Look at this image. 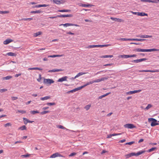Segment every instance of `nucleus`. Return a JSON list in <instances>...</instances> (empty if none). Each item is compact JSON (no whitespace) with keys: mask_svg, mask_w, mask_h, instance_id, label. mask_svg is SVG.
Instances as JSON below:
<instances>
[{"mask_svg":"<svg viewBox=\"0 0 159 159\" xmlns=\"http://www.w3.org/2000/svg\"><path fill=\"white\" fill-rule=\"evenodd\" d=\"M137 37H140L141 38H152V35H139L137 36Z\"/></svg>","mask_w":159,"mask_h":159,"instance_id":"13","label":"nucleus"},{"mask_svg":"<svg viewBox=\"0 0 159 159\" xmlns=\"http://www.w3.org/2000/svg\"><path fill=\"white\" fill-rule=\"evenodd\" d=\"M119 40H120L122 41H128L129 40V39H125V38H120V39H119Z\"/></svg>","mask_w":159,"mask_h":159,"instance_id":"53","label":"nucleus"},{"mask_svg":"<svg viewBox=\"0 0 159 159\" xmlns=\"http://www.w3.org/2000/svg\"><path fill=\"white\" fill-rule=\"evenodd\" d=\"M112 136L113 135H112V134L108 135L107 136V138H111Z\"/></svg>","mask_w":159,"mask_h":159,"instance_id":"58","label":"nucleus"},{"mask_svg":"<svg viewBox=\"0 0 159 159\" xmlns=\"http://www.w3.org/2000/svg\"><path fill=\"white\" fill-rule=\"evenodd\" d=\"M30 154H27L26 155H22L21 156V157H27L30 156Z\"/></svg>","mask_w":159,"mask_h":159,"instance_id":"36","label":"nucleus"},{"mask_svg":"<svg viewBox=\"0 0 159 159\" xmlns=\"http://www.w3.org/2000/svg\"><path fill=\"white\" fill-rule=\"evenodd\" d=\"M19 129L22 130H23L26 129V127L25 125H23L21 127H20Z\"/></svg>","mask_w":159,"mask_h":159,"instance_id":"41","label":"nucleus"},{"mask_svg":"<svg viewBox=\"0 0 159 159\" xmlns=\"http://www.w3.org/2000/svg\"><path fill=\"white\" fill-rule=\"evenodd\" d=\"M42 34V32H41L39 31L38 32L36 33H35L34 34V36L35 37H36L39 35H40Z\"/></svg>","mask_w":159,"mask_h":159,"instance_id":"30","label":"nucleus"},{"mask_svg":"<svg viewBox=\"0 0 159 159\" xmlns=\"http://www.w3.org/2000/svg\"><path fill=\"white\" fill-rule=\"evenodd\" d=\"M61 25H63L64 26L67 27L70 26H79V25L77 24H73L71 23H66L65 24H62Z\"/></svg>","mask_w":159,"mask_h":159,"instance_id":"12","label":"nucleus"},{"mask_svg":"<svg viewBox=\"0 0 159 159\" xmlns=\"http://www.w3.org/2000/svg\"><path fill=\"white\" fill-rule=\"evenodd\" d=\"M148 121L150 122L152 121L151 125V126H154L157 125H159V123L157 122V120L153 118H149L148 119Z\"/></svg>","mask_w":159,"mask_h":159,"instance_id":"2","label":"nucleus"},{"mask_svg":"<svg viewBox=\"0 0 159 159\" xmlns=\"http://www.w3.org/2000/svg\"><path fill=\"white\" fill-rule=\"evenodd\" d=\"M61 55H49L48 56V57H58L61 56Z\"/></svg>","mask_w":159,"mask_h":159,"instance_id":"33","label":"nucleus"},{"mask_svg":"<svg viewBox=\"0 0 159 159\" xmlns=\"http://www.w3.org/2000/svg\"><path fill=\"white\" fill-rule=\"evenodd\" d=\"M52 2L54 3L57 5H60L61 3H62V2H61V1L58 0H52Z\"/></svg>","mask_w":159,"mask_h":159,"instance_id":"19","label":"nucleus"},{"mask_svg":"<svg viewBox=\"0 0 159 159\" xmlns=\"http://www.w3.org/2000/svg\"><path fill=\"white\" fill-rule=\"evenodd\" d=\"M159 50L156 49H141L140 48H137L135 51L138 52H151L152 51H158Z\"/></svg>","mask_w":159,"mask_h":159,"instance_id":"1","label":"nucleus"},{"mask_svg":"<svg viewBox=\"0 0 159 159\" xmlns=\"http://www.w3.org/2000/svg\"><path fill=\"white\" fill-rule=\"evenodd\" d=\"M12 77L11 76H7L6 77H3L2 78L3 80H8L11 78Z\"/></svg>","mask_w":159,"mask_h":159,"instance_id":"29","label":"nucleus"},{"mask_svg":"<svg viewBox=\"0 0 159 159\" xmlns=\"http://www.w3.org/2000/svg\"><path fill=\"white\" fill-rule=\"evenodd\" d=\"M51 98V97L50 96H47L41 98L40 99L42 101H44L45 100H47L48 99H49Z\"/></svg>","mask_w":159,"mask_h":159,"instance_id":"21","label":"nucleus"},{"mask_svg":"<svg viewBox=\"0 0 159 159\" xmlns=\"http://www.w3.org/2000/svg\"><path fill=\"white\" fill-rule=\"evenodd\" d=\"M136 56L135 55H120L118 56V57L119 58H127L129 57H135Z\"/></svg>","mask_w":159,"mask_h":159,"instance_id":"4","label":"nucleus"},{"mask_svg":"<svg viewBox=\"0 0 159 159\" xmlns=\"http://www.w3.org/2000/svg\"><path fill=\"white\" fill-rule=\"evenodd\" d=\"M18 112L21 113L22 114H25L26 113V111H25L18 110L17 111Z\"/></svg>","mask_w":159,"mask_h":159,"instance_id":"43","label":"nucleus"},{"mask_svg":"<svg viewBox=\"0 0 159 159\" xmlns=\"http://www.w3.org/2000/svg\"><path fill=\"white\" fill-rule=\"evenodd\" d=\"M32 19H33L32 18H23L21 20H32Z\"/></svg>","mask_w":159,"mask_h":159,"instance_id":"50","label":"nucleus"},{"mask_svg":"<svg viewBox=\"0 0 159 159\" xmlns=\"http://www.w3.org/2000/svg\"><path fill=\"white\" fill-rule=\"evenodd\" d=\"M124 126L125 128L128 129H132L136 128V126L132 124H127L125 125Z\"/></svg>","mask_w":159,"mask_h":159,"instance_id":"5","label":"nucleus"},{"mask_svg":"<svg viewBox=\"0 0 159 159\" xmlns=\"http://www.w3.org/2000/svg\"><path fill=\"white\" fill-rule=\"evenodd\" d=\"M57 127L60 129H66L67 131H70V130L66 129V128L61 125H58L57 126Z\"/></svg>","mask_w":159,"mask_h":159,"instance_id":"24","label":"nucleus"},{"mask_svg":"<svg viewBox=\"0 0 159 159\" xmlns=\"http://www.w3.org/2000/svg\"><path fill=\"white\" fill-rule=\"evenodd\" d=\"M107 152V151L106 150H103L102 152H101V154H103L104 153H106V152Z\"/></svg>","mask_w":159,"mask_h":159,"instance_id":"61","label":"nucleus"},{"mask_svg":"<svg viewBox=\"0 0 159 159\" xmlns=\"http://www.w3.org/2000/svg\"><path fill=\"white\" fill-rule=\"evenodd\" d=\"M11 99L12 100H15L17 99L18 98L16 97H11Z\"/></svg>","mask_w":159,"mask_h":159,"instance_id":"52","label":"nucleus"},{"mask_svg":"<svg viewBox=\"0 0 159 159\" xmlns=\"http://www.w3.org/2000/svg\"><path fill=\"white\" fill-rule=\"evenodd\" d=\"M145 152V151H139L137 153H136L135 152H134V156H138L141 154H142L143 153H144Z\"/></svg>","mask_w":159,"mask_h":159,"instance_id":"15","label":"nucleus"},{"mask_svg":"<svg viewBox=\"0 0 159 159\" xmlns=\"http://www.w3.org/2000/svg\"><path fill=\"white\" fill-rule=\"evenodd\" d=\"M70 10H65V9H63L61 10H58V11L60 12H70Z\"/></svg>","mask_w":159,"mask_h":159,"instance_id":"28","label":"nucleus"},{"mask_svg":"<svg viewBox=\"0 0 159 159\" xmlns=\"http://www.w3.org/2000/svg\"><path fill=\"white\" fill-rule=\"evenodd\" d=\"M157 148L156 147H153L151 149H149L148 150V152H151L154 151L155 149H156Z\"/></svg>","mask_w":159,"mask_h":159,"instance_id":"34","label":"nucleus"},{"mask_svg":"<svg viewBox=\"0 0 159 159\" xmlns=\"http://www.w3.org/2000/svg\"><path fill=\"white\" fill-rule=\"evenodd\" d=\"M58 17H71L72 16V15L71 14L69 15H60L57 16Z\"/></svg>","mask_w":159,"mask_h":159,"instance_id":"14","label":"nucleus"},{"mask_svg":"<svg viewBox=\"0 0 159 159\" xmlns=\"http://www.w3.org/2000/svg\"><path fill=\"white\" fill-rule=\"evenodd\" d=\"M152 105L150 104H148V106L145 108V109L146 110H148L149 109L152 107Z\"/></svg>","mask_w":159,"mask_h":159,"instance_id":"39","label":"nucleus"},{"mask_svg":"<svg viewBox=\"0 0 159 159\" xmlns=\"http://www.w3.org/2000/svg\"><path fill=\"white\" fill-rule=\"evenodd\" d=\"M50 112L49 111H45L41 112L40 113L42 115H43L45 114H46L47 113H48Z\"/></svg>","mask_w":159,"mask_h":159,"instance_id":"40","label":"nucleus"},{"mask_svg":"<svg viewBox=\"0 0 159 159\" xmlns=\"http://www.w3.org/2000/svg\"><path fill=\"white\" fill-rule=\"evenodd\" d=\"M63 70L61 69H54L52 70H50L48 71V72H56L61 71H63Z\"/></svg>","mask_w":159,"mask_h":159,"instance_id":"11","label":"nucleus"},{"mask_svg":"<svg viewBox=\"0 0 159 159\" xmlns=\"http://www.w3.org/2000/svg\"><path fill=\"white\" fill-rule=\"evenodd\" d=\"M7 54L9 56H15L16 55V54L15 53L12 52H8Z\"/></svg>","mask_w":159,"mask_h":159,"instance_id":"35","label":"nucleus"},{"mask_svg":"<svg viewBox=\"0 0 159 159\" xmlns=\"http://www.w3.org/2000/svg\"><path fill=\"white\" fill-rule=\"evenodd\" d=\"M54 82V81L52 79H44L43 80V83L45 84L50 85Z\"/></svg>","mask_w":159,"mask_h":159,"instance_id":"3","label":"nucleus"},{"mask_svg":"<svg viewBox=\"0 0 159 159\" xmlns=\"http://www.w3.org/2000/svg\"><path fill=\"white\" fill-rule=\"evenodd\" d=\"M28 70H41L42 69L39 68V67H33V68H29L28 69Z\"/></svg>","mask_w":159,"mask_h":159,"instance_id":"25","label":"nucleus"},{"mask_svg":"<svg viewBox=\"0 0 159 159\" xmlns=\"http://www.w3.org/2000/svg\"><path fill=\"white\" fill-rule=\"evenodd\" d=\"M111 19L113 20H115V21H116L118 20V21L119 22H121L122 20L121 19H117L116 18H115L112 17H111Z\"/></svg>","mask_w":159,"mask_h":159,"instance_id":"27","label":"nucleus"},{"mask_svg":"<svg viewBox=\"0 0 159 159\" xmlns=\"http://www.w3.org/2000/svg\"><path fill=\"white\" fill-rule=\"evenodd\" d=\"M7 91V89H0V92L1 93H4Z\"/></svg>","mask_w":159,"mask_h":159,"instance_id":"45","label":"nucleus"},{"mask_svg":"<svg viewBox=\"0 0 159 159\" xmlns=\"http://www.w3.org/2000/svg\"><path fill=\"white\" fill-rule=\"evenodd\" d=\"M134 142H135L134 141H132L128 143H125V145H131L134 144Z\"/></svg>","mask_w":159,"mask_h":159,"instance_id":"44","label":"nucleus"},{"mask_svg":"<svg viewBox=\"0 0 159 159\" xmlns=\"http://www.w3.org/2000/svg\"><path fill=\"white\" fill-rule=\"evenodd\" d=\"M76 154V153L75 152H72L69 155V157H72L74 156Z\"/></svg>","mask_w":159,"mask_h":159,"instance_id":"46","label":"nucleus"},{"mask_svg":"<svg viewBox=\"0 0 159 159\" xmlns=\"http://www.w3.org/2000/svg\"><path fill=\"white\" fill-rule=\"evenodd\" d=\"M77 4L80 7H91L93 5L90 4H84L81 3H79Z\"/></svg>","mask_w":159,"mask_h":159,"instance_id":"9","label":"nucleus"},{"mask_svg":"<svg viewBox=\"0 0 159 159\" xmlns=\"http://www.w3.org/2000/svg\"><path fill=\"white\" fill-rule=\"evenodd\" d=\"M93 83V80L90 81L89 82H87L86 84L87 85H89L90 84H92Z\"/></svg>","mask_w":159,"mask_h":159,"instance_id":"47","label":"nucleus"},{"mask_svg":"<svg viewBox=\"0 0 159 159\" xmlns=\"http://www.w3.org/2000/svg\"><path fill=\"white\" fill-rule=\"evenodd\" d=\"M97 47L102 48L104 47V45H97Z\"/></svg>","mask_w":159,"mask_h":159,"instance_id":"62","label":"nucleus"},{"mask_svg":"<svg viewBox=\"0 0 159 159\" xmlns=\"http://www.w3.org/2000/svg\"><path fill=\"white\" fill-rule=\"evenodd\" d=\"M23 120H25L24 123L25 124H26L27 123H32L34 122L33 121L30 120L25 118H23Z\"/></svg>","mask_w":159,"mask_h":159,"instance_id":"17","label":"nucleus"},{"mask_svg":"<svg viewBox=\"0 0 159 159\" xmlns=\"http://www.w3.org/2000/svg\"><path fill=\"white\" fill-rule=\"evenodd\" d=\"M57 157H63V156L61 155L58 152H56L55 153L52 154L50 157L51 158H55Z\"/></svg>","mask_w":159,"mask_h":159,"instance_id":"8","label":"nucleus"},{"mask_svg":"<svg viewBox=\"0 0 159 159\" xmlns=\"http://www.w3.org/2000/svg\"><path fill=\"white\" fill-rule=\"evenodd\" d=\"M137 15L141 16H148L147 14L145 13L144 12H138L137 13Z\"/></svg>","mask_w":159,"mask_h":159,"instance_id":"23","label":"nucleus"},{"mask_svg":"<svg viewBox=\"0 0 159 159\" xmlns=\"http://www.w3.org/2000/svg\"><path fill=\"white\" fill-rule=\"evenodd\" d=\"M146 40L144 39H138V41H143L145 40Z\"/></svg>","mask_w":159,"mask_h":159,"instance_id":"55","label":"nucleus"},{"mask_svg":"<svg viewBox=\"0 0 159 159\" xmlns=\"http://www.w3.org/2000/svg\"><path fill=\"white\" fill-rule=\"evenodd\" d=\"M91 106V105L90 104L87 105L85 106L84 108L86 111H87L90 109Z\"/></svg>","mask_w":159,"mask_h":159,"instance_id":"31","label":"nucleus"},{"mask_svg":"<svg viewBox=\"0 0 159 159\" xmlns=\"http://www.w3.org/2000/svg\"><path fill=\"white\" fill-rule=\"evenodd\" d=\"M107 77H102L101 78V79H97L95 80H93V83H98L100 82L101 81H104V80H107Z\"/></svg>","mask_w":159,"mask_h":159,"instance_id":"6","label":"nucleus"},{"mask_svg":"<svg viewBox=\"0 0 159 159\" xmlns=\"http://www.w3.org/2000/svg\"><path fill=\"white\" fill-rule=\"evenodd\" d=\"M66 33L68 34H71V35H74V33L71 32H67Z\"/></svg>","mask_w":159,"mask_h":159,"instance_id":"63","label":"nucleus"},{"mask_svg":"<svg viewBox=\"0 0 159 159\" xmlns=\"http://www.w3.org/2000/svg\"><path fill=\"white\" fill-rule=\"evenodd\" d=\"M143 61V60H133V62H134V63H138L140 62Z\"/></svg>","mask_w":159,"mask_h":159,"instance_id":"51","label":"nucleus"},{"mask_svg":"<svg viewBox=\"0 0 159 159\" xmlns=\"http://www.w3.org/2000/svg\"><path fill=\"white\" fill-rule=\"evenodd\" d=\"M43 11L41 10H39L36 11H32L30 12L31 13H41Z\"/></svg>","mask_w":159,"mask_h":159,"instance_id":"26","label":"nucleus"},{"mask_svg":"<svg viewBox=\"0 0 159 159\" xmlns=\"http://www.w3.org/2000/svg\"><path fill=\"white\" fill-rule=\"evenodd\" d=\"M133 156H134V152H132L129 154L125 155V157H126V158H129Z\"/></svg>","mask_w":159,"mask_h":159,"instance_id":"18","label":"nucleus"},{"mask_svg":"<svg viewBox=\"0 0 159 159\" xmlns=\"http://www.w3.org/2000/svg\"><path fill=\"white\" fill-rule=\"evenodd\" d=\"M9 13V11H0V14H4L8 13Z\"/></svg>","mask_w":159,"mask_h":159,"instance_id":"42","label":"nucleus"},{"mask_svg":"<svg viewBox=\"0 0 159 159\" xmlns=\"http://www.w3.org/2000/svg\"><path fill=\"white\" fill-rule=\"evenodd\" d=\"M105 97V95H104H104H102V96H99V98H99V99H101V98H102L104 97Z\"/></svg>","mask_w":159,"mask_h":159,"instance_id":"64","label":"nucleus"},{"mask_svg":"<svg viewBox=\"0 0 159 159\" xmlns=\"http://www.w3.org/2000/svg\"><path fill=\"white\" fill-rule=\"evenodd\" d=\"M129 41H138V39H129Z\"/></svg>","mask_w":159,"mask_h":159,"instance_id":"54","label":"nucleus"},{"mask_svg":"<svg viewBox=\"0 0 159 159\" xmlns=\"http://www.w3.org/2000/svg\"><path fill=\"white\" fill-rule=\"evenodd\" d=\"M67 76H65L57 80V81L58 82H62L64 81H67Z\"/></svg>","mask_w":159,"mask_h":159,"instance_id":"10","label":"nucleus"},{"mask_svg":"<svg viewBox=\"0 0 159 159\" xmlns=\"http://www.w3.org/2000/svg\"><path fill=\"white\" fill-rule=\"evenodd\" d=\"M41 7V5H36L34 6H33V8H34V7Z\"/></svg>","mask_w":159,"mask_h":159,"instance_id":"56","label":"nucleus"},{"mask_svg":"<svg viewBox=\"0 0 159 159\" xmlns=\"http://www.w3.org/2000/svg\"><path fill=\"white\" fill-rule=\"evenodd\" d=\"M86 74V73L83 72H79L75 76V78H77L80 76L82 75L85 74Z\"/></svg>","mask_w":159,"mask_h":159,"instance_id":"22","label":"nucleus"},{"mask_svg":"<svg viewBox=\"0 0 159 159\" xmlns=\"http://www.w3.org/2000/svg\"><path fill=\"white\" fill-rule=\"evenodd\" d=\"M13 40L10 39H7L3 42V44H7L9 43L12 42Z\"/></svg>","mask_w":159,"mask_h":159,"instance_id":"16","label":"nucleus"},{"mask_svg":"<svg viewBox=\"0 0 159 159\" xmlns=\"http://www.w3.org/2000/svg\"><path fill=\"white\" fill-rule=\"evenodd\" d=\"M141 91V90L140 89L138 90H135L134 91H130L128 92H127L126 93L127 95H131L135 93H139Z\"/></svg>","mask_w":159,"mask_h":159,"instance_id":"7","label":"nucleus"},{"mask_svg":"<svg viewBox=\"0 0 159 159\" xmlns=\"http://www.w3.org/2000/svg\"><path fill=\"white\" fill-rule=\"evenodd\" d=\"M46 105L48 106L55 105L56 103L55 102H48L46 104Z\"/></svg>","mask_w":159,"mask_h":159,"instance_id":"37","label":"nucleus"},{"mask_svg":"<svg viewBox=\"0 0 159 159\" xmlns=\"http://www.w3.org/2000/svg\"><path fill=\"white\" fill-rule=\"evenodd\" d=\"M39 111H30V113L33 115H34L36 113H39Z\"/></svg>","mask_w":159,"mask_h":159,"instance_id":"32","label":"nucleus"},{"mask_svg":"<svg viewBox=\"0 0 159 159\" xmlns=\"http://www.w3.org/2000/svg\"><path fill=\"white\" fill-rule=\"evenodd\" d=\"M113 57V56L112 55H103L100 56V58H106L107 57Z\"/></svg>","mask_w":159,"mask_h":159,"instance_id":"20","label":"nucleus"},{"mask_svg":"<svg viewBox=\"0 0 159 159\" xmlns=\"http://www.w3.org/2000/svg\"><path fill=\"white\" fill-rule=\"evenodd\" d=\"M141 72H149V70H144L140 71Z\"/></svg>","mask_w":159,"mask_h":159,"instance_id":"59","label":"nucleus"},{"mask_svg":"<svg viewBox=\"0 0 159 159\" xmlns=\"http://www.w3.org/2000/svg\"><path fill=\"white\" fill-rule=\"evenodd\" d=\"M11 123H8L5 124L4 125V126L5 127H7V126H11Z\"/></svg>","mask_w":159,"mask_h":159,"instance_id":"48","label":"nucleus"},{"mask_svg":"<svg viewBox=\"0 0 159 159\" xmlns=\"http://www.w3.org/2000/svg\"><path fill=\"white\" fill-rule=\"evenodd\" d=\"M41 75L40 74H39V78L38 79H37V81L40 82L41 80Z\"/></svg>","mask_w":159,"mask_h":159,"instance_id":"49","label":"nucleus"},{"mask_svg":"<svg viewBox=\"0 0 159 159\" xmlns=\"http://www.w3.org/2000/svg\"><path fill=\"white\" fill-rule=\"evenodd\" d=\"M126 140L125 139H124L122 140H121L119 141V143H122L125 142V141Z\"/></svg>","mask_w":159,"mask_h":159,"instance_id":"57","label":"nucleus"},{"mask_svg":"<svg viewBox=\"0 0 159 159\" xmlns=\"http://www.w3.org/2000/svg\"><path fill=\"white\" fill-rule=\"evenodd\" d=\"M131 44H136V45H139L141 44V43H131Z\"/></svg>","mask_w":159,"mask_h":159,"instance_id":"60","label":"nucleus"},{"mask_svg":"<svg viewBox=\"0 0 159 159\" xmlns=\"http://www.w3.org/2000/svg\"><path fill=\"white\" fill-rule=\"evenodd\" d=\"M97 45H89L87 47L88 48H97Z\"/></svg>","mask_w":159,"mask_h":159,"instance_id":"38","label":"nucleus"}]
</instances>
